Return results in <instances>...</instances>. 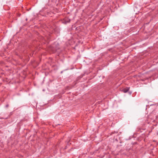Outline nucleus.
<instances>
[{"label": "nucleus", "instance_id": "obj_1", "mask_svg": "<svg viewBox=\"0 0 158 158\" xmlns=\"http://www.w3.org/2000/svg\"><path fill=\"white\" fill-rule=\"evenodd\" d=\"M129 88L128 87H127L126 88H124L122 90V91L124 93H127L129 90Z\"/></svg>", "mask_w": 158, "mask_h": 158}, {"label": "nucleus", "instance_id": "obj_2", "mask_svg": "<svg viewBox=\"0 0 158 158\" xmlns=\"http://www.w3.org/2000/svg\"><path fill=\"white\" fill-rule=\"evenodd\" d=\"M59 48L58 47H56V50H57V49H59Z\"/></svg>", "mask_w": 158, "mask_h": 158}, {"label": "nucleus", "instance_id": "obj_3", "mask_svg": "<svg viewBox=\"0 0 158 158\" xmlns=\"http://www.w3.org/2000/svg\"><path fill=\"white\" fill-rule=\"evenodd\" d=\"M8 106H9V105H8V104H7V105H6V107H8Z\"/></svg>", "mask_w": 158, "mask_h": 158}, {"label": "nucleus", "instance_id": "obj_4", "mask_svg": "<svg viewBox=\"0 0 158 158\" xmlns=\"http://www.w3.org/2000/svg\"><path fill=\"white\" fill-rule=\"evenodd\" d=\"M55 45H56V44H58L57 43H55Z\"/></svg>", "mask_w": 158, "mask_h": 158}, {"label": "nucleus", "instance_id": "obj_5", "mask_svg": "<svg viewBox=\"0 0 158 158\" xmlns=\"http://www.w3.org/2000/svg\"><path fill=\"white\" fill-rule=\"evenodd\" d=\"M52 47H54V45H53L52 46Z\"/></svg>", "mask_w": 158, "mask_h": 158}]
</instances>
